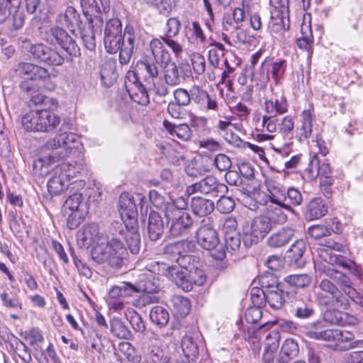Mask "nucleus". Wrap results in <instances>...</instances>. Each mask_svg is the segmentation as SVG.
I'll return each mask as SVG.
<instances>
[{
    "label": "nucleus",
    "mask_w": 363,
    "mask_h": 363,
    "mask_svg": "<svg viewBox=\"0 0 363 363\" xmlns=\"http://www.w3.org/2000/svg\"><path fill=\"white\" fill-rule=\"evenodd\" d=\"M118 211L123 222L112 223L114 233L117 232L124 239L126 248L133 255L140 250V235L138 231V209L135 198L128 193H123L119 197Z\"/></svg>",
    "instance_id": "f03ea898"
},
{
    "label": "nucleus",
    "mask_w": 363,
    "mask_h": 363,
    "mask_svg": "<svg viewBox=\"0 0 363 363\" xmlns=\"http://www.w3.org/2000/svg\"><path fill=\"white\" fill-rule=\"evenodd\" d=\"M162 264H166L152 261L146 265L145 269L143 272L138 274V272H136L138 278L136 281L137 290L138 292H144L146 294L143 296V299L148 303L157 302L159 300L156 294H158L160 290V284L159 279L155 277V274L166 277L164 273L156 270L157 268L156 266L161 267ZM159 268L160 269V267Z\"/></svg>",
    "instance_id": "39448f33"
},
{
    "label": "nucleus",
    "mask_w": 363,
    "mask_h": 363,
    "mask_svg": "<svg viewBox=\"0 0 363 363\" xmlns=\"http://www.w3.org/2000/svg\"><path fill=\"white\" fill-rule=\"evenodd\" d=\"M119 351L123 353L130 361H138L139 357L136 354L134 346L128 342H121L118 345Z\"/></svg>",
    "instance_id": "69168bd1"
},
{
    "label": "nucleus",
    "mask_w": 363,
    "mask_h": 363,
    "mask_svg": "<svg viewBox=\"0 0 363 363\" xmlns=\"http://www.w3.org/2000/svg\"><path fill=\"white\" fill-rule=\"evenodd\" d=\"M80 4L89 23L92 24L95 20L94 26L101 27L103 24L102 13L106 11L109 4L104 6L99 0H81Z\"/></svg>",
    "instance_id": "412c9836"
},
{
    "label": "nucleus",
    "mask_w": 363,
    "mask_h": 363,
    "mask_svg": "<svg viewBox=\"0 0 363 363\" xmlns=\"http://www.w3.org/2000/svg\"><path fill=\"white\" fill-rule=\"evenodd\" d=\"M111 332L119 339L130 340L132 333L121 319L115 318L111 322Z\"/></svg>",
    "instance_id": "49530a36"
},
{
    "label": "nucleus",
    "mask_w": 363,
    "mask_h": 363,
    "mask_svg": "<svg viewBox=\"0 0 363 363\" xmlns=\"http://www.w3.org/2000/svg\"><path fill=\"white\" fill-rule=\"evenodd\" d=\"M326 275L331 279H333L340 286V290L342 295L347 296V301L350 302V298H354V294H357V291L352 287V282L350 279L338 271L337 269L328 267V269H324Z\"/></svg>",
    "instance_id": "4be33fe9"
},
{
    "label": "nucleus",
    "mask_w": 363,
    "mask_h": 363,
    "mask_svg": "<svg viewBox=\"0 0 363 363\" xmlns=\"http://www.w3.org/2000/svg\"><path fill=\"white\" fill-rule=\"evenodd\" d=\"M150 318L159 328H163L169 323V315L164 308L157 306L152 308L150 312Z\"/></svg>",
    "instance_id": "a18cd8bd"
},
{
    "label": "nucleus",
    "mask_w": 363,
    "mask_h": 363,
    "mask_svg": "<svg viewBox=\"0 0 363 363\" xmlns=\"http://www.w3.org/2000/svg\"><path fill=\"white\" fill-rule=\"evenodd\" d=\"M104 234L100 232L98 224L92 223L85 225L82 232L78 235V240H80L82 246H89L100 244L104 240Z\"/></svg>",
    "instance_id": "a878e982"
},
{
    "label": "nucleus",
    "mask_w": 363,
    "mask_h": 363,
    "mask_svg": "<svg viewBox=\"0 0 363 363\" xmlns=\"http://www.w3.org/2000/svg\"><path fill=\"white\" fill-rule=\"evenodd\" d=\"M284 286L283 287L277 288V290L274 289L271 291H267L265 292V302H267L269 306L274 309L279 310L281 309L286 301L284 297Z\"/></svg>",
    "instance_id": "58836bf2"
},
{
    "label": "nucleus",
    "mask_w": 363,
    "mask_h": 363,
    "mask_svg": "<svg viewBox=\"0 0 363 363\" xmlns=\"http://www.w3.org/2000/svg\"><path fill=\"white\" fill-rule=\"evenodd\" d=\"M279 132L284 136L288 137L292 134V131L294 128V121L291 116H285L280 123L278 124Z\"/></svg>",
    "instance_id": "774afa93"
},
{
    "label": "nucleus",
    "mask_w": 363,
    "mask_h": 363,
    "mask_svg": "<svg viewBox=\"0 0 363 363\" xmlns=\"http://www.w3.org/2000/svg\"><path fill=\"white\" fill-rule=\"evenodd\" d=\"M311 282V277L306 274H291L284 279L286 294L291 300L297 290L308 287Z\"/></svg>",
    "instance_id": "b1692460"
},
{
    "label": "nucleus",
    "mask_w": 363,
    "mask_h": 363,
    "mask_svg": "<svg viewBox=\"0 0 363 363\" xmlns=\"http://www.w3.org/2000/svg\"><path fill=\"white\" fill-rule=\"evenodd\" d=\"M122 23L118 18L108 20L105 26L104 45L107 52L116 54L121 52L123 44Z\"/></svg>",
    "instance_id": "4468645a"
},
{
    "label": "nucleus",
    "mask_w": 363,
    "mask_h": 363,
    "mask_svg": "<svg viewBox=\"0 0 363 363\" xmlns=\"http://www.w3.org/2000/svg\"><path fill=\"white\" fill-rule=\"evenodd\" d=\"M242 233L236 230L226 231L225 233V247L233 251L238 250L241 244Z\"/></svg>",
    "instance_id": "13d9d810"
},
{
    "label": "nucleus",
    "mask_w": 363,
    "mask_h": 363,
    "mask_svg": "<svg viewBox=\"0 0 363 363\" xmlns=\"http://www.w3.org/2000/svg\"><path fill=\"white\" fill-rule=\"evenodd\" d=\"M325 247L326 248L318 250L320 257L325 262L333 267H342L353 273V269L357 268L354 262L333 252V251L345 252V247L342 244L333 240H328L326 242Z\"/></svg>",
    "instance_id": "9b49d317"
},
{
    "label": "nucleus",
    "mask_w": 363,
    "mask_h": 363,
    "mask_svg": "<svg viewBox=\"0 0 363 363\" xmlns=\"http://www.w3.org/2000/svg\"><path fill=\"white\" fill-rule=\"evenodd\" d=\"M133 82L132 83V86L130 87V84H128L127 82H125V86L127 89L128 92L129 93V95L133 98V95L139 96L140 95V103L141 104H146L149 102V96L147 94V92L146 91L145 87L140 82L138 81V77L135 73L133 74Z\"/></svg>",
    "instance_id": "a19ab883"
},
{
    "label": "nucleus",
    "mask_w": 363,
    "mask_h": 363,
    "mask_svg": "<svg viewBox=\"0 0 363 363\" xmlns=\"http://www.w3.org/2000/svg\"><path fill=\"white\" fill-rule=\"evenodd\" d=\"M170 223L169 233L172 237L182 236L187 233L193 225V219L189 213L164 215Z\"/></svg>",
    "instance_id": "aec40b11"
},
{
    "label": "nucleus",
    "mask_w": 363,
    "mask_h": 363,
    "mask_svg": "<svg viewBox=\"0 0 363 363\" xmlns=\"http://www.w3.org/2000/svg\"><path fill=\"white\" fill-rule=\"evenodd\" d=\"M181 347L188 362L194 361L199 354V347L192 335H185L181 342Z\"/></svg>",
    "instance_id": "ea45409f"
},
{
    "label": "nucleus",
    "mask_w": 363,
    "mask_h": 363,
    "mask_svg": "<svg viewBox=\"0 0 363 363\" xmlns=\"http://www.w3.org/2000/svg\"><path fill=\"white\" fill-rule=\"evenodd\" d=\"M55 168L57 173H60L66 177L69 182L71 179L77 177L84 170L83 164L74 161L63 162L57 164Z\"/></svg>",
    "instance_id": "4c0bfd02"
},
{
    "label": "nucleus",
    "mask_w": 363,
    "mask_h": 363,
    "mask_svg": "<svg viewBox=\"0 0 363 363\" xmlns=\"http://www.w3.org/2000/svg\"><path fill=\"white\" fill-rule=\"evenodd\" d=\"M94 26L93 23L89 24V27H91V29L87 31L83 30L81 32L82 39L84 46L91 51L94 50L96 48V38L93 29Z\"/></svg>",
    "instance_id": "e2e57ef3"
},
{
    "label": "nucleus",
    "mask_w": 363,
    "mask_h": 363,
    "mask_svg": "<svg viewBox=\"0 0 363 363\" xmlns=\"http://www.w3.org/2000/svg\"><path fill=\"white\" fill-rule=\"evenodd\" d=\"M58 21L60 23L65 26L71 30L75 28L81 29L82 24L79 14L72 6H68L63 14L59 15Z\"/></svg>",
    "instance_id": "c9c22d12"
},
{
    "label": "nucleus",
    "mask_w": 363,
    "mask_h": 363,
    "mask_svg": "<svg viewBox=\"0 0 363 363\" xmlns=\"http://www.w3.org/2000/svg\"><path fill=\"white\" fill-rule=\"evenodd\" d=\"M82 194L80 193H74L70 195L65 201L63 208L65 213H67L68 211H82L84 204L82 203Z\"/></svg>",
    "instance_id": "5fc2aeb1"
},
{
    "label": "nucleus",
    "mask_w": 363,
    "mask_h": 363,
    "mask_svg": "<svg viewBox=\"0 0 363 363\" xmlns=\"http://www.w3.org/2000/svg\"><path fill=\"white\" fill-rule=\"evenodd\" d=\"M22 335L26 340L29 341L30 345H35V350L41 349L38 344L43 342L44 337L42 332L38 328H32L28 330H26L22 333Z\"/></svg>",
    "instance_id": "4d7b16f0"
},
{
    "label": "nucleus",
    "mask_w": 363,
    "mask_h": 363,
    "mask_svg": "<svg viewBox=\"0 0 363 363\" xmlns=\"http://www.w3.org/2000/svg\"><path fill=\"white\" fill-rule=\"evenodd\" d=\"M188 206V199L184 196H179L173 199L172 202L167 203L164 215L179 214H179L189 213L186 212Z\"/></svg>",
    "instance_id": "79ce46f5"
},
{
    "label": "nucleus",
    "mask_w": 363,
    "mask_h": 363,
    "mask_svg": "<svg viewBox=\"0 0 363 363\" xmlns=\"http://www.w3.org/2000/svg\"><path fill=\"white\" fill-rule=\"evenodd\" d=\"M45 40L50 44H57L69 56L80 55V50L75 40L62 28L53 27L47 32Z\"/></svg>",
    "instance_id": "dca6fc26"
},
{
    "label": "nucleus",
    "mask_w": 363,
    "mask_h": 363,
    "mask_svg": "<svg viewBox=\"0 0 363 363\" xmlns=\"http://www.w3.org/2000/svg\"><path fill=\"white\" fill-rule=\"evenodd\" d=\"M164 228L162 216L155 211H151L147 222V234L150 240L152 241L160 240L163 235Z\"/></svg>",
    "instance_id": "bb28decb"
},
{
    "label": "nucleus",
    "mask_w": 363,
    "mask_h": 363,
    "mask_svg": "<svg viewBox=\"0 0 363 363\" xmlns=\"http://www.w3.org/2000/svg\"><path fill=\"white\" fill-rule=\"evenodd\" d=\"M315 297L317 303L320 306H335L342 310H347L350 307L349 301L345 295H342L339 288L329 279H323L318 284Z\"/></svg>",
    "instance_id": "6e6552de"
},
{
    "label": "nucleus",
    "mask_w": 363,
    "mask_h": 363,
    "mask_svg": "<svg viewBox=\"0 0 363 363\" xmlns=\"http://www.w3.org/2000/svg\"><path fill=\"white\" fill-rule=\"evenodd\" d=\"M340 310L341 309L339 308L327 309L323 313L324 320L333 325H344L345 323L344 320L345 314Z\"/></svg>",
    "instance_id": "864d4df0"
},
{
    "label": "nucleus",
    "mask_w": 363,
    "mask_h": 363,
    "mask_svg": "<svg viewBox=\"0 0 363 363\" xmlns=\"http://www.w3.org/2000/svg\"><path fill=\"white\" fill-rule=\"evenodd\" d=\"M109 252L107 244L105 246L98 244L91 250V258L97 264L108 262L111 266V255Z\"/></svg>",
    "instance_id": "09e8293b"
},
{
    "label": "nucleus",
    "mask_w": 363,
    "mask_h": 363,
    "mask_svg": "<svg viewBox=\"0 0 363 363\" xmlns=\"http://www.w3.org/2000/svg\"><path fill=\"white\" fill-rule=\"evenodd\" d=\"M190 206L192 213L198 217L208 216L215 208L214 202L212 200L201 196L193 197Z\"/></svg>",
    "instance_id": "c756f323"
},
{
    "label": "nucleus",
    "mask_w": 363,
    "mask_h": 363,
    "mask_svg": "<svg viewBox=\"0 0 363 363\" xmlns=\"http://www.w3.org/2000/svg\"><path fill=\"white\" fill-rule=\"evenodd\" d=\"M45 40L50 44H57L69 56L80 55V50L75 40L62 28L53 27L47 32Z\"/></svg>",
    "instance_id": "2eb2a0df"
},
{
    "label": "nucleus",
    "mask_w": 363,
    "mask_h": 363,
    "mask_svg": "<svg viewBox=\"0 0 363 363\" xmlns=\"http://www.w3.org/2000/svg\"><path fill=\"white\" fill-rule=\"evenodd\" d=\"M197 257H186L179 261V266L162 264L156 266L157 272L166 274V277L172 280L185 291H190L194 285L201 286L206 279L204 272L198 267Z\"/></svg>",
    "instance_id": "7ed1b4c3"
},
{
    "label": "nucleus",
    "mask_w": 363,
    "mask_h": 363,
    "mask_svg": "<svg viewBox=\"0 0 363 363\" xmlns=\"http://www.w3.org/2000/svg\"><path fill=\"white\" fill-rule=\"evenodd\" d=\"M270 72L273 79L276 84H278L279 79L282 78L286 71V62L281 60L278 62H272L271 65Z\"/></svg>",
    "instance_id": "680f3d73"
},
{
    "label": "nucleus",
    "mask_w": 363,
    "mask_h": 363,
    "mask_svg": "<svg viewBox=\"0 0 363 363\" xmlns=\"http://www.w3.org/2000/svg\"><path fill=\"white\" fill-rule=\"evenodd\" d=\"M196 248L195 242L192 240H182L166 245L164 253L174 260L178 264L179 261L186 257H194L190 255Z\"/></svg>",
    "instance_id": "6ab92c4d"
},
{
    "label": "nucleus",
    "mask_w": 363,
    "mask_h": 363,
    "mask_svg": "<svg viewBox=\"0 0 363 363\" xmlns=\"http://www.w3.org/2000/svg\"><path fill=\"white\" fill-rule=\"evenodd\" d=\"M228 191V186L225 184L220 182L216 177L208 175L199 182L188 186L185 193L187 196L194 194H201L218 197L225 194Z\"/></svg>",
    "instance_id": "ddd939ff"
},
{
    "label": "nucleus",
    "mask_w": 363,
    "mask_h": 363,
    "mask_svg": "<svg viewBox=\"0 0 363 363\" xmlns=\"http://www.w3.org/2000/svg\"><path fill=\"white\" fill-rule=\"evenodd\" d=\"M268 27L272 35H281L285 31L284 19L281 16L272 17Z\"/></svg>",
    "instance_id": "0e129e2a"
},
{
    "label": "nucleus",
    "mask_w": 363,
    "mask_h": 363,
    "mask_svg": "<svg viewBox=\"0 0 363 363\" xmlns=\"http://www.w3.org/2000/svg\"><path fill=\"white\" fill-rule=\"evenodd\" d=\"M174 102L182 106H188L191 102V91L188 92L186 89L179 88L174 91Z\"/></svg>",
    "instance_id": "338daca9"
},
{
    "label": "nucleus",
    "mask_w": 363,
    "mask_h": 363,
    "mask_svg": "<svg viewBox=\"0 0 363 363\" xmlns=\"http://www.w3.org/2000/svg\"><path fill=\"white\" fill-rule=\"evenodd\" d=\"M269 198L272 203L275 205L285 204L284 201H287L286 192L285 190L274 186L271 190H269Z\"/></svg>",
    "instance_id": "052dcab7"
},
{
    "label": "nucleus",
    "mask_w": 363,
    "mask_h": 363,
    "mask_svg": "<svg viewBox=\"0 0 363 363\" xmlns=\"http://www.w3.org/2000/svg\"><path fill=\"white\" fill-rule=\"evenodd\" d=\"M23 47L31 55L34 60L40 62L48 65L60 66L65 61L63 54L43 43L31 44L29 41H25Z\"/></svg>",
    "instance_id": "f8f14e48"
},
{
    "label": "nucleus",
    "mask_w": 363,
    "mask_h": 363,
    "mask_svg": "<svg viewBox=\"0 0 363 363\" xmlns=\"http://www.w3.org/2000/svg\"><path fill=\"white\" fill-rule=\"evenodd\" d=\"M233 125L229 121H219L217 127L219 130L223 132V137L228 143L239 146L242 140L238 135L232 133V130L229 128Z\"/></svg>",
    "instance_id": "8fccbe9b"
},
{
    "label": "nucleus",
    "mask_w": 363,
    "mask_h": 363,
    "mask_svg": "<svg viewBox=\"0 0 363 363\" xmlns=\"http://www.w3.org/2000/svg\"><path fill=\"white\" fill-rule=\"evenodd\" d=\"M174 308L178 315L181 317L186 316L191 310V303L188 298L183 296H174L172 300Z\"/></svg>",
    "instance_id": "603ef678"
},
{
    "label": "nucleus",
    "mask_w": 363,
    "mask_h": 363,
    "mask_svg": "<svg viewBox=\"0 0 363 363\" xmlns=\"http://www.w3.org/2000/svg\"><path fill=\"white\" fill-rule=\"evenodd\" d=\"M328 213V206L320 198L312 199L307 206L304 213L306 220H313L320 218Z\"/></svg>",
    "instance_id": "72a5a7b5"
},
{
    "label": "nucleus",
    "mask_w": 363,
    "mask_h": 363,
    "mask_svg": "<svg viewBox=\"0 0 363 363\" xmlns=\"http://www.w3.org/2000/svg\"><path fill=\"white\" fill-rule=\"evenodd\" d=\"M220 199L217 201L216 208L222 213H229L235 208V201L230 196H225L224 194L220 195Z\"/></svg>",
    "instance_id": "bf43d9fd"
},
{
    "label": "nucleus",
    "mask_w": 363,
    "mask_h": 363,
    "mask_svg": "<svg viewBox=\"0 0 363 363\" xmlns=\"http://www.w3.org/2000/svg\"><path fill=\"white\" fill-rule=\"evenodd\" d=\"M196 234L199 245L204 250L210 251L212 257L218 260L225 257V246L220 242L218 233L211 224L203 220Z\"/></svg>",
    "instance_id": "1a4fd4ad"
},
{
    "label": "nucleus",
    "mask_w": 363,
    "mask_h": 363,
    "mask_svg": "<svg viewBox=\"0 0 363 363\" xmlns=\"http://www.w3.org/2000/svg\"><path fill=\"white\" fill-rule=\"evenodd\" d=\"M311 329L308 332V335L311 338L328 341L334 344L336 337L337 336V329H325L323 330L322 321H316L311 325Z\"/></svg>",
    "instance_id": "c85d7f7f"
},
{
    "label": "nucleus",
    "mask_w": 363,
    "mask_h": 363,
    "mask_svg": "<svg viewBox=\"0 0 363 363\" xmlns=\"http://www.w3.org/2000/svg\"><path fill=\"white\" fill-rule=\"evenodd\" d=\"M182 23L178 17L169 18L164 25V35L160 38H153L157 40L161 43L167 45L176 56H179L183 51L182 46L177 40H174L180 33Z\"/></svg>",
    "instance_id": "f3484780"
},
{
    "label": "nucleus",
    "mask_w": 363,
    "mask_h": 363,
    "mask_svg": "<svg viewBox=\"0 0 363 363\" xmlns=\"http://www.w3.org/2000/svg\"><path fill=\"white\" fill-rule=\"evenodd\" d=\"M299 352L298 343L294 339L286 340L281 347L277 363H289Z\"/></svg>",
    "instance_id": "f704fd0d"
},
{
    "label": "nucleus",
    "mask_w": 363,
    "mask_h": 363,
    "mask_svg": "<svg viewBox=\"0 0 363 363\" xmlns=\"http://www.w3.org/2000/svg\"><path fill=\"white\" fill-rule=\"evenodd\" d=\"M16 74L24 79L19 87L23 98H28L38 90L34 83L35 80H45L49 77V72L47 69L35 64L28 62H20L16 68Z\"/></svg>",
    "instance_id": "423d86ee"
},
{
    "label": "nucleus",
    "mask_w": 363,
    "mask_h": 363,
    "mask_svg": "<svg viewBox=\"0 0 363 363\" xmlns=\"http://www.w3.org/2000/svg\"><path fill=\"white\" fill-rule=\"evenodd\" d=\"M272 229V221L266 216H259L250 222H244L242 227V238L245 246L250 247L258 243Z\"/></svg>",
    "instance_id": "9d476101"
},
{
    "label": "nucleus",
    "mask_w": 363,
    "mask_h": 363,
    "mask_svg": "<svg viewBox=\"0 0 363 363\" xmlns=\"http://www.w3.org/2000/svg\"><path fill=\"white\" fill-rule=\"evenodd\" d=\"M107 247L111 255V267L115 269L121 268L128 256L126 247L120 238L113 237L108 241Z\"/></svg>",
    "instance_id": "5701e85b"
},
{
    "label": "nucleus",
    "mask_w": 363,
    "mask_h": 363,
    "mask_svg": "<svg viewBox=\"0 0 363 363\" xmlns=\"http://www.w3.org/2000/svg\"><path fill=\"white\" fill-rule=\"evenodd\" d=\"M338 334L336 340L333 345L334 350L336 351H346L352 349L353 345V335L347 331H337Z\"/></svg>",
    "instance_id": "c03bdc74"
},
{
    "label": "nucleus",
    "mask_w": 363,
    "mask_h": 363,
    "mask_svg": "<svg viewBox=\"0 0 363 363\" xmlns=\"http://www.w3.org/2000/svg\"><path fill=\"white\" fill-rule=\"evenodd\" d=\"M291 300V313L293 316L298 320H306L311 318L315 313L313 303L308 299L304 301L301 298H295Z\"/></svg>",
    "instance_id": "393cba45"
},
{
    "label": "nucleus",
    "mask_w": 363,
    "mask_h": 363,
    "mask_svg": "<svg viewBox=\"0 0 363 363\" xmlns=\"http://www.w3.org/2000/svg\"><path fill=\"white\" fill-rule=\"evenodd\" d=\"M184 33L189 42L205 45L206 35L201 23L198 21H188L184 26Z\"/></svg>",
    "instance_id": "cd10ccee"
},
{
    "label": "nucleus",
    "mask_w": 363,
    "mask_h": 363,
    "mask_svg": "<svg viewBox=\"0 0 363 363\" xmlns=\"http://www.w3.org/2000/svg\"><path fill=\"white\" fill-rule=\"evenodd\" d=\"M259 283L264 292L268 290H277V288L283 287L284 282L279 283L277 277L272 272H265L259 276Z\"/></svg>",
    "instance_id": "37998d69"
},
{
    "label": "nucleus",
    "mask_w": 363,
    "mask_h": 363,
    "mask_svg": "<svg viewBox=\"0 0 363 363\" xmlns=\"http://www.w3.org/2000/svg\"><path fill=\"white\" fill-rule=\"evenodd\" d=\"M69 184L67 178L60 173H57L56 168L53 169L52 176L48 182V191L51 197L59 196L66 190Z\"/></svg>",
    "instance_id": "2f4dec72"
},
{
    "label": "nucleus",
    "mask_w": 363,
    "mask_h": 363,
    "mask_svg": "<svg viewBox=\"0 0 363 363\" xmlns=\"http://www.w3.org/2000/svg\"><path fill=\"white\" fill-rule=\"evenodd\" d=\"M313 116L310 110H303L301 114V125L296 128L299 141L308 139L312 135Z\"/></svg>",
    "instance_id": "473e14b6"
},
{
    "label": "nucleus",
    "mask_w": 363,
    "mask_h": 363,
    "mask_svg": "<svg viewBox=\"0 0 363 363\" xmlns=\"http://www.w3.org/2000/svg\"><path fill=\"white\" fill-rule=\"evenodd\" d=\"M163 126L173 138L177 137L178 139L186 141L191 137V129L186 123L176 125L164 120L163 121Z\"/></svg>",
    "instance_id": "e433bc0d"
},
{
    "label": "nucleus",
    "mask_w": 363,
    "mask_h": 363,
    "mask_svg": "<svg viewBox=\"0 0 363 363\" xmlns=\"http://www.w3.org/2000/svg\"><path fill=\"white\" fill-rule=\"evenodd\" d=\"M122 49L119 53V62L122 65H128L132 55L139 45V37L133 26L128 24L124 29Z\"/></svg>",
    "instance_id": "a211bd4d"
},
{
    "label": "nucleus",
    "mask_w": 363,
    "mask_h": 363,
    "mask_svg": "<svg viewBox=\"0 0 363 363\" xmlns=\"http://www.w3.org/2000/svg\"><path fill=\"white\" fill-rule=\"evenodd\" d=\"M151 56H146L138 64L144 81L152 84L155 80H161L158 66L163 68V77L167 84L175 86L180 84L182 77L175 62H172L168 50L157 40L150 43Z\"/></svg>",
    "instance_id": "f257e3e1"
},
{
    "label": "nucleus",
    "mask_w": 363,
    "mask_h": 363,
    "mask_svg": "<svg viewBox=\"0 0 363 363\" xmlns=\"http://www.w3.org/2000/svg\"><path fill=\"white\" fill-rule=\"evenodd\" d=\"M294 233L295 230L292 228L284 227L269 237L267 244L270 247H281L289 242Z\"/></svg>",
    "instance_id": "7c9ffc66"
},
{
    "label": "nucleus",
    "mask_w": 363,
    "mask_h": 363,
    "mask_svg": "<svg viewBox=\"0 0 363 363\" xmlns=\"http://www.w3.org/2000/svg\"><path fill=\"white\" fill-rule=\"evenodd\" d=\"M22 125L27 130L50 132L59 125L60 118L50 111L35 110L26 113L21 120Z\"/></svg>",
    "instance_id": "0eeeda50"
},
{
    "label": "nucleus",
    "mask_w": 363,
    "mask_h": 363,
    "mask_svg": "<svg viewBox=\"0 0 363 363\" xmlns=\"http://www.w3.org/2000/svg\"><path fill=\"white\" fill-rule=\"evenodd\" d=\"M283 208L288 211H292V208L289 204L276 205V206H269V211L271 212V221L272 220L279 224H283L287 220V216Z\"/></svg>",
    "instance_id": "3c124183"
},
{
    "label": "nucleus",
    "mask_w": 363,
    "mask_h": 363,
    "mask_svg": "<svg viewBox=\"0 0 363 363\" xmlns=\"http://www.w3.org/2000/svg\"><path fill=\"white\" fill-rule=\"evenodd\" d=\"M125 317L135 331L142 333L145 330V323L140 315L135 310L132 308L128 309L125 312Z\"/></svg>",
    "instance_id": "6e6d98bb"
},
{
    "label": "nucleus",
    "mask_w": 363,
    "mask_h": 363,
    "mask_svg": "<svg viewBox=\"0 0 363 363\" xmlns=\"http://www.w3.org/2000/svg\"><path fill=\"white\" fill-rule=\"evenodd\" d=\"M21 4L20 0H0V23L4 22Z\"/></svg>",
    "instance_id": "de8ad7c7"
},
{
    "label": "nucleus",
    "mask_w": 363,
    "mask_h": 363,
    "mask_svg": "<svg viewBox=\"0 0 363 363\" xmlns=\"http://www.w3.org/2000/svg\"><path fill=\"white\" fill-rule=\"evenodd\" d=\"M71 127V123L64 121L60 128L62 133L48 140L45 144L44 148L51 150V153L48 159L40 158L35 161L33 164V168L35 170L39 168L41 170L40 174L42 175L48 173L47 170L43 171V169L47 164V160L49 161L48 164L55 163L60 160L65 159L72 152V150L78 149L79 145H80L79 137L73 133H67V130H70Z\"/></svg>",
    "instance_id": "20e7f679"
}]
</instances>
